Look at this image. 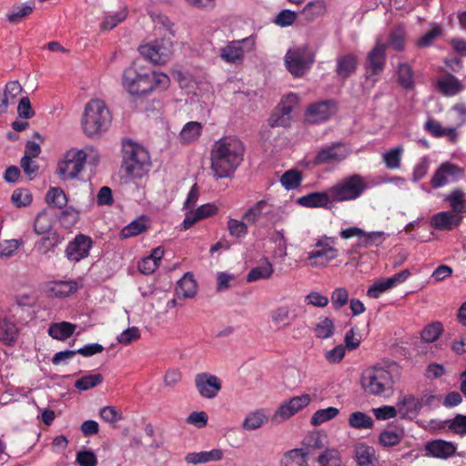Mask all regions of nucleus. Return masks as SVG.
<instances>
[{
	"label": "nucleus",
	"mask_w": 466,
	"mask_h": 466,
	"mask_svg": "<svg viewBox=\"0 0 466 466\" xmlns=\"http://www.w3.org/2000/svg\"><path fill=\"white\" fill-rule=\"evenodd\" d=\"M32 200V194L25 188L15 189L11 196L12 203L17 208L26 207L31 204Z\"/></svg>",
	"instance_id": "obj_62"
},
{
	"label": "nucleus",
	"mask_w": 466,
	"mask_h": 466,
	"mask_svg": "<svg viewBox=\"0 0 466 466\" xmlns=\"http://www.w3.org/2000/svg\"><path fill=\"white\" fill-rule=\"evenodd\" d=\"M315 50L309 45L289 49L285 56V64L295 77L303 76L315 60Z\"/></svg>",
	"instance_id": "obj_8"
},
{
	"label": "nucleus",
	"mask_w": 466,
	"mask_h": 466,
	"mask_svg": "<svg viewBox=\"0 0 466 466\" xmlns=\"http://www.w3.org/2000/svg\"><path fill=\"white\" fill-rule=\"evenodd\" d=\"M425 450L432 457L447 459L456 452L457 446L451 441L434 440L426 444Z\"/></svg>",
	"instance_id": "obj_24"
},
{
	"label": "nucleus",
	"mask_w": 466,
	"mask_h": 466,
	"mask_svg": "<svg viewBox=\"0 0 466 466\" xmlns=\"http://www.w3.org/2000/svg\"><path fill=\"white\" fill-rule=\"evenodd\" d=\"M441 332L442 325L440 322H434L423 329L420 337L423 341L430 343L437 340Z\"/></svg>",
	"instance_id": "obj_59"
},
{
	"label": "nucleus",
	"mask_w": 466,
	"mask_h": 466,
	"mask_svg": "<svg viewBox=\"0 0 466 466\" xmlns=\"http://www.w3.org/2000/svg\"><path fill=\"white\" fill-rule=\"evenodd\" d=\"M78 284L74 280L56 281L53 282L48 289L52 297L66 298L76 292Z\"/></svg>",
	"instance_id": "obj_36"
},
{
	"label": "nucleus",
	"mask_w": 466,
	"mask_h": 466,
	"mask_svg": "<svg viewBox=\"0 0 466 466\" xmlns=\"http://www.w3.org/2000/svg\"><path fill=\"white\" fill-rule=\"evenodd\" d=\"M349 425L356 430H369L373 427V420L362 411H354L348 419Z\"/></svg>",
	"instance_id": "obj_44"
},
{
	"label": "nucleus",
	"mask_w": 466,
	"mask_h": 466,
	"mask_svg": "<svg viewBox=\"0 0 466 466\" xmlns=\"http://www.w3.org/2000/svg\"><path fill=\"white\" fill-rule=\"evenodd\" d=\"M87 154L84 149L71 148L57 164L56 173L63 180L77 177L83 170Z\"/></svg>",
	"instance_id": "obj_10"
},
{
	"label": "nucleus",
	"mask_w": 466,
	"mask_h": 466,
	"mask_svg": "<svg viewBox=\"0 0 466 466\" xmlns=\"http://www.w3.org/2000/svg\"><path fill=\"white\" fill-rule=\"evenodd\" d=\"M93 246V240L90 237L79 234L70 241L66 248V258L75 262H78L89 255Z\"/></svg>",
	"instance_id": "obj_20"
},
{
	"label": "nucleus",
	"mask_w": 466,
	"mask_h": 466,
	"mask_svg": "<svg viewBox=\"0 0 466 466\" xmlns=\"http://www.w3.org/2000/svg\"><path fill=\"white\" fill-rule=\"evenodd\" d=\"M463 173L464 171L461 167L445 161L436 168L430 182L432 188H441L461 179Z\"/></svg>",
	"instance_id": "obj_14"
},
{
	"label": "nucleus",
	"mask_w": 466,
	"mask_h": 466,
	"mask_svg": "<svg viewBox=\"0 0 466 466\" xmlns=\"http://www.w3.org/2000/svg\"><path fill=\"white\" fill-rule=\"evenodd\" d=\"M398 81L399 84L406 89H410L413 87V73L410 66L407 64H400L399 66Z\"/></svg>",
	"instance_id": "obj_58"
},
{
	"label": "nucleus",
	"mask_w": 466,
	"mask_h": 466,
	"mask_svg": "<svg viewBox=\"0 0 466 466\" xmlns=\"http://www.w3.org/2000/svg\"><path fill=\"white\" fill-rule=\"evenodd\" d=\"M431 158L428 156L421 157L414 165L411 173V181L418 182L423 179L430 169Z\"/></svg>",
	"instance_id": "obj_53"
},
{
	"label": "nucleus",
	"mask_w": 466,
	"mask_h": 466,
	"mask_svg": "<svg viewBox=\"0 0 466 466\" xmlns=\"http://www.w3.org/2000/svg\"><path fill=\"white\" fill-rule=\"evenodd\" d=\"M148 228L147 220L144 217H140L133 221H131L128 225L124 227L121 230L122 238H129L132 237H136L143 232H145Z\"/></svg>",
	"instance_id": "obj_43"
},
{
	"label": "nucleus",
	"mask_w": 466,
	"mask_h": 466,
	"mask_svg": "<svg viewBox=\"0 0 466 466\" xmlns=\"http://www.w3.org/2000/svg\"><path fill=\"white\" fill-rule=\"evenodd\" d=\"M404 148L402 146L394 147L382 154V161L388 169H399L401 166V159Z\"/></svg>",
	"instance_id": "obj_39"
},
{
	"label": "nucleus",
	"mask_w": 466,
	"mask_h": 466,
	"mask_svg": "<svg viewBox=\"0 0 466 466\" xmlns=\"http://www.w3.org/2000/svg\"><path fill=\"white\" fill-rule=\"evenodd\" d=\"M349 291L346 288H336L331 293V303L334 309H339L349 302Z\"/></svg>",
	"instance_id": "obj_63"
},
{
	"label": "nucleus",
	"mask_w": 466,
	"mask_h": 466,
	"mask_svg": "<svg viewBox=\"0 0 466 466\" xmlns=\"http://www.w3.org/2000/svg\"><path fill=\"white\" fill-rule=\"evenodd\" d=\"M302 181V174L297 169H289L280 177V183L287 190H292L299 187Z\"/></svg>",
	"instance_id": "obj_49"
},
{
	"label": "nucleus",
	"mask_w": 466,
	"mask_h": 466,
	"mask_svg": "<svg viewBox=\"0 0 466 466\" xmlns=\"http://www.w3.org/2000/svg\"><path fill=\"white\" fill-rule=\"evenodd\" d=\"M46 201L49 207L63 208L67 204V198L60 187H50L46 195Z\"/></svg>",
	"instance_id": "obj_47"
},
{
	"label": "nucleus",
	"mask_w": 466,
	"mask_h": 466,
	"mask_svg": "<svg viewBox=\"0 0 466 466\" xmlns=\"http://www.w3.org/2000/svg\"><path fill=\"white\" fill-rule=\"evenodd\" d=\"M24 245L22 239H6L0 242V256L2 258H10L14 256L16 250Z\"/></svg>",
	"instance_id": "obj_60"
},
{
	"label": "nucleus",
	"mask_w": 466,
	"mask_h": 466,
	"mask_svg": "<svg viewBox=\"0 0 466 466\" xmlns=\"http://www.w3.org/2000/svg\"><path fill=\"white\" fill-rule=\"evenodd\" d=\"M298 102L299 96L294 93H290L284 96L276 111L269 117V125L271 127L286 126L290 118V114Z\"/></svg>",
	"instance_id": "obj_17"
},
{
	"label": "nucleus",
	"mask_w": 466,
	"mask_h": 466,
	"mask_svg": "<svg viewBox=\"0 0 466 466\" xmlns=\"http://www.w3.org/2000/svg\"><path fill=\"white\" fill-rule=\"evenodd\" d=\"M224 451L221 449H213L210 451H202L199 452H189L185 456V461L188 464H202L212 461H220L224 457Z\"/></svg>",
	"instance_id": "obj_26"
},
{
	"label": "nucleus",
	"mask_w": 466,
	"mask_h": 466,
	"mask_svg": "<svg viewBox=\"0 0 466 466\" xmlns=\"http://www.w3.org/2000/svg\"><path fill=\"white\" fill-rule=\"evenodd\" d=\"M255 45L254 35L230 41L220 49V57L226 63L240 65L244 61L245 55L254 50Z\"/></svg>",
	"instance_id": "obj_11"
},
{
	"label": "nucleus",
	"mask_w": 466,
	"mask_h": 466,
	"mask_svg": "<svg viewBox=\"0 0 466 466\" xmlns=\"http://www.w3.org/2000/svg\"><path fill=\"white\" fill-rule=\"evenodd\" d=\"M369 187L363 176L351 174L329 187V192L333 202H347L358 199Z\"/></svg>",
	"instance_id": "obj_6"
},
{
	"label": "nucleus",
	"mask_w": 466,
	"mask_h": 466,
	"mask_svg": "<svg viewBox=\"0 0 466 466\" xmlns=\"http://www.w3.org/2000/svg\"><path fill=\"white\" fill-rule=\"evenodd\" d=\"M274 273V267L268 258H264L260 263L252 268L247 275L248 282H256L261 279H268Z\"/></svg>",
	"instance_id": "obj_30"
},
{
	"label": "nucleus",
	"mask_w": 466,
	"mask_h": 466,
	"mask_svg": "<svg viewBox=\"0 0 466 466\" xmlns=\"http://www.w3.org/2000/svg\"><path fill=\"white\" fill-rule=\"evenodd\" d=\"M334 323L329 318H319L314 327V333L318 339H326L334 333Z\"/></svg>",
	"instance_id": "obj_48"
},
{
	"label": "nucleus",
	"mask_w": 466,
	"mask_h": 466,
	"mask_svg": "<svg viewBox=\"0 0 466 466\" xmlns=\"http://www.w3.org/2000/svg\"><path fill=\"white\" fill-rule=\"evenodd\" d=\"M386 63V44L378 40L375 46L369 53L366 69L368 74V81H370V85L373 86L377 82V78L374 76L380 74Z\"/></svg>",
	"instance_id": "obj_16"
},
{
	"label": "nucleus",
	"mask_w": 466,
	"mask_h": 466,
	"mask_svg": "<svg viewBox=\"0 0 466 466\" xmlns=\"http://www.w3.org/2000/svg\"><path fill=\"white\" fill-rule=\"evenodd\" d=\"M76 325L67 321L53 323L48 328V334L55 339L66 340L73 335Z\"/></svg>",
	"instance_id": "obj_37"
},
{
	"label": "nucleus",
	"mask_w": 466,
	"mask_h": 466,
	"mask_svg": "<svg viewBox=\"0 0 466 466\" xmlns=\"http://www.w3.org/2000/svg\"><path fill=\"white\" fill-rule=\"evenodd\" d=\"M297 413L293 405L289 400L283 402L274 412L272 420L276 423H281Z\"/></svg>",
	"instance_id": "obj_55"
},
{
	"label": "nucleus",
	"mask_w": 466,
	"mask_h": 466,
	"mask_svg": "<svg viewBox=\"0 0 466 466\" xmlns=\"http://www.w3.org/2000/svg\"><path fill=\"white\" fill-rule=\"evenodd\" d=\"M383 240L384 233L382 231L366 232L362 229V233L358 238L356 247L367 248L373 245L378 246Z\"/></svg>",
	"instance_id": "obj_45"
},
{
	"label": "nucleus",
	"mask_w": 466,
	"mask_h": 466,
	"mask_svg": "<svg viewBox=\"0 0 466 466\" xmlns=\"http://www.w3.org/2000/svg\"><path fill=\"white\" fill-rule=\"evenodd\" d=\"M269 209L270 205L267 200H259L244 213L243 218L248 224H255Z\"/></svg>",
	"instance_id": "obj_40"
},
{
	"label": "nucleus",
	"mask_w": 466,
	"mask_h": 466,
	"mask_svg": "<svg viewBox=\"0 0 466 466\" xmlns=\"http://www.w3.org/2000/svg\"><path fill=\"white\" fill-rule=\"evenodd\" d=\"M245 147L235 137L216 141L210 152L211 172L218 180L231 177L244 158Z\"/></svg>",
	"instance_id": "obj_1"
},
{
	"label": "nucleus",
	"mask_w": 466,
	"mask_h": 466,
	"mask_svg": "<svg viewBox=\"0 0 466 466\" xmlns=\"http://www.w3.org/2000/svg\"><path fill=\"white\" fill-rule=\"evenodd\" d=\"M355 459L358 466H376L375 450L365 443H359L355 447Z\"/></svg>",
	"instance_id": "obj_32"
},
{
	"label": "nucleus",
	"mask_w": 466,
	"mask_h": 466,
	"mask_svg": "<svg viewBox=\"0 0 466 466\" xmlns=\"http://www.w3.org/2000/svg\"><path fill=\"white\" fill-rule=\"evenodd\" d=\"M339 413V409L335 407H329L326 409L318 410L313 413L310 422L313 426H319L326 421H329L335 417H337Z\"/></svg>",
	"instance_id": "obj_51"
},
{
	"label": "nucleus",
	"mask_w": 466,
	"mask_h": 466,
	"mask_svg": "<svg viewBox=\"0 0 466 466\" xmlns=\"http://www.w3.org/2000/svg\"><path fill=\"white\" fill-rule=\"evenodd\" d=\"M441 33L442 27L440 25H431V30L417 40V46L419 47H428L431 46L433 42L441 35Z\"/></svg>",
	"instance_id": "obj_57"
},
{
	"label": "nucleus",
	"mask_w": 466,
	"mask_h": 466,
	"mask_svg": "<svg viewBox=\"0 0 466 466\" xmlns=\"http://www.w3.org/2000/svg\"><path fill=\"white\" fill-rule=\"evenodd\" d=\"M424 130L436 138L446 137L451 142H455L458 137L456 127H443L439 121L433 118H429L425 122Z\"/></svg>",
	"instance_id": "obj_25"
},
{
	"label": "nucleus",
	"mask_w": 466,
	"mask_h": 466,
	"mask_svg": "<svg viewBox=\"0 0 466 466\" xmlns=\"http://www.w3.org/2000/svg\"><path fill=\"white\" fill-rule=\"evenodd\" d=\"M169 76L160 71L132 65L125 69L122 85L134 96H145L167 89Z\"/></svg>",
	"instance_id": "obj_2"
},
{
	"label": "nucleus",
	"mask_w": 466,
	"mask_h": 466,
	"mask_svg": "<svg viewBox=\"0 0 466 466\" xmlns=\"http://www.w3.org/2000/svg\"><path fill=\"white\" fill-rule=\"evenodd\" d=\"M446 200L450 203V206L454 212H466V195L464 192L461 190H454L446 198Z\"/></svg>",
	"instance_id": "obj_54"
},
{
	"label": "nucleus",
	"mask_w": 466,
	"mask_h": 466,
	"mask_svg": "<svg viewBox=\"0 0 466 466\" xmlns=\"http://www.w3.org/2000/svg\"><path fill=\"white\" fill-rule=\"evenodd\" d=\"M351 153L350 147L344 143H332L322 147L316 155L314 165H334L347 159Z\"/></svg>",
	"instance_id": "obj_13"
},
{
	"label": "nucleus",
	"mask_w": 466,
	"mask_h": 466,
	"mask_svg": "<svg viewBox=\"0 0 466 466\" xmlns=\"http://www.w3.org/2000/svg\"><path fill=\"white\" fill-rule=\"evenodd\" d=\"M338 110L334 100H322L310 104L305 113V119L310 124H320L328 121Z\"/></svg>",
	"instance_id": "obj_15"
},
{
	"label": "nucleus",
	"mask_w": 466,
	"mask_h": 466,
	"mask_svg": "<svg viewBox=\"0 0 466 466\" xmlns=\"http://www.w3.org/2000/svg\"><path fill=\"white\" fill-rule=\"evenodd\" d=\"M103 382V376L99 373L88 374L75 381V388L79 390L93 389Z\"/></svg>",
	"instance_id": "obj_52"
},
{
	"label": "nucleus",
	"mask_w": 466,
	"mask_h": 466,
	"mask_svg": "<svg viewBox=\"0 0 466 466\" xmlns=\"http://www.w3.org/2000/svg\"><path fill=\"white\" fill-rule=\"evenodd\" d=\"M332 202L329 187L327 191L312 192L297 199L299 205L309 208H330Z\"/></svg>",
	"instance_id": "obj_21"
},
{
	"label": "nucleus",
	"mask_w": 466,
	"mask_h": 466,
	"mask_svg": "<svg viewBox=\"0 0 466 466\" xmlns=\"http://www.w3.org/2000/svg\"><path fill=\"white\" fill-rule=\"evenodd\" d=\"M54 214L49 209H44L36 216L34 223V231L37 235H45L52 232L54 225Z\"/></svg>",
	"instance_id": "obj_34"
},
{
	"label": "nucleus",
	"mask_w": 466,
	"mask_h": 466,
	"mask_svg": "<svg viewBox=\"0 0 466 466\" xmlns=\"http://www.w3.org/2000/svg\"><path fill=\"white\" fill-rule=\"evenodd\" d=\"M269 318L271 322L278 329L289 327L297 319L295 309L289 305H280L270 311Z\"/></svg>",
	"instance_id": "obj_22"
},
{
	"label": "nucleus",
	"mask_w": 466,
	"mask_h": 466,
	"mask_svg": "<svg viewBox=\"0 0 466 466\" xmlns=\"http://www.w3.org/2000/svg\"><path fill=\"white\" fill-rule=\"evenodd\" d=\"M438 89L447 96H453L463 90L462 83L453 75L445 74L437 80Z\"/></svg>",
	"instance_id": "obj_27"
},
{
	"label": "nucleus",
	"mask_w": 466,
	"mask_h": 466,
	"mask_svg": "<svg viewBox=\"0 0 466 466\" xmlns=\"http://www.w3.org/2000/svg\"><path fill=\"white\" fill-rule=\"evenodd\" d=\"M398 366L390 363L387 366H371L365 369L360 376L361 388L370 395L381 396L393 390Z\"/></svg>",
	"instance_id": "obj_3"
},
{
	"label": "nucleus",
	"mask_w": 466,
	"mask_h": 466,
	"mask_svg": "<svg viewBox=\"0 0 466 466\" xmlns=\"http://www.w3.org/2000/svg\"><path fill=\"white\" fill-rule=\"evenodd\" d=\"M403 438L402 430L390 429L383 431L379 436V442L384 447L397 445Z\"/></svg>",
	"instance_id": "obj_50"
},
{
	"label": "nucleus",
	"mask_w": 466,
	"mask_h": 466,
	"mask_svg": "<svg viewBox=\"0 0 466 466\" xmlns=\"http://www.w3.org/2000/svg\"><path fill=\"white\" fill-rule=\"evenodd\" d=\"M268 421V415L266 410L257 409L248 412L242 422L245 431H255L264 426Z\"/></svg>",
	"instance_id": "obj_29"
},
{
	"label": "nucleus",
	"mask_w": 466,
	"mask_h": 466,
	"mask_svg": "<svg viewBox=\"0 0 466 466\" xmlns=\"http://www.w3.org/2000/svg\"><path fill=\"white\" fill-rule=\"evenodd\" d=\"M198 285L190 273H186L176 287V294L178 298H193L197 294Z\"/></svg>",
	"instance_id": "obj_33"
},
{
	"label": "nucleus",
	"mask_w": 466,
	"mask_h": 466,
	"mask_svg": "<svg viewBox=\"0 0 466 466\" xmlns=\"http://www.w3.org/2000/svg\"><path fill=\"white\" fill-rule=\"evenodd\" d=\"M164 248L157 247L151 250L149 256L145 257L138 262V270L143 274H151L158 268L159 262L164 256Z\"/></svg>",
	"instance_id": "obj_28"
},
{
	"label": "nucleus",
	"mask_w": 466,
	"mask_h": 466,
	"mask_svg": "<svg viewBox=\"0 0 466 466\" xmlns=\"http://www.w3.org/2000/svg\"><path fill=\"white\" fill-rule=\"evenodd\" d=\"M461 217L451 211H441L433 215L430 224L436 230L450 231L461 224Z\"/></svg>",
	"instance_id": "obj_23"
},
{
	"label": "nucleus",
	"mask_w": 466,
	"mask_h": 466,
	"mask_svg": "<svg viewBox=\"0 0 466 466\" xmlns=\"http://www.w3.org/2000/svg\"><path fill=\"white\" fill-rule=\"evenodd\" d=\"M195 386L200 396L206 399H213L221 390L222 383L217 376L202 372L195 376Z\"/></svg>",
	"instance_id": "obj_19"
},
{
	"label": "nucleus",
	"mask_w": 466,
	"mask_h": 466,
	"mask_svg": "<svg viewBox=\"0 0 466 466\" xmlns=\"http://www.w3.org/2000/svg\"><path fill=\"white\" fill-rule=\"evenodd\" d=\"M336 240L333 238L323 236L318 238L312 249L306 253L304 259L307 266L313 268H325L339 256V250L335 247Z\"/></svg>",
	"instance_id": "obj_7"
},
{
	"label": "nucleus",
	"mask_w": 466,
	"mask_h": 466,
	"mask_svg": "<svg viewBox=\"0 0 466 466\" xmlns=\"http://www.w3.org/2000/svg\"><path fill=\"white\" fill-rule=\"evenodd\" d=\"M391 285L388 279L375 281L367 290V296L371 299H378L381 294L390 290Z\"/></svg>",
	"instance_id": "obj_61"
},
{
	"label": "nucleus",
	"mask_w": 466,
	"mask_h": 466,
	"mask_svg": "<svg viewBox=\"0 0 466 466\" xmlns=\"http://www.w3.org/2000/svg\"><path fill=\"white\" fill-rule=\"evenodd\" d=\"M433 396L416 397L414 395H404L399 399L397 409L400 416L403 419L412 420L417 417L420 409Z\"/></svg>",
	"instance_id": "obj_18"
},
{
	"label": "nucleus",
	"mask_w": 466,
	"mask_h": 466,
	"mask_svg": "<svg viewBox=\"0 0 466 466\" xmlns=\"http://www.w3.org/2000/svg\"><path fill=\"white\" fill-rule=\"evenodd\" d=\"M34 8V1L14 5L6 14V18L12 24L18 23L32 14Z\"/></svg>",
	"instance_id": "obj_38"
},
{
	"label": "nucleus",
	"mask_w": 466,
	"mask_h": 466,
	"mask_svg": "<svg viewBox=\"0 0 466 466\" xmlns=\"http://www.w3.org/2000/svg\"><path fill=\"white\" fill-rule=\"evenodd\" d=\"M358 66V59L354 55L348 54L337 58L336 73L341 79L348 78L353 74Z\"/></svg>",
	"instance_id": "obj_31"
},
{
	"label": "nucleus",
	"mask_w": 466,
	"mask_h": 466,
	"mask_svg": "<svg viewBox=\"0 0 466 466\" xmlns=\"http://www.w3.org/2000/svg\"><path fill=\"white\" fill-rule=\"evenodd\" d=\"M18 335L15 324L5 318L0 319V341L6 345H12Z\"/></svg>",
	"instance_id": "obj_41"
},
{
	"label": "nucleus",
	"mask_w": 466,
	"mask_h": 466,
	"mask_svg": "<svg viewBox=\"0 0 466 466\" xmlns=\"http://www.w3.org/2000/svg\"><path fill=\"white\" fill-rule=\"evenodd\" d=\"M151 168L150 156L138 144L127 142L123 145L121 170L129 178H141L147 175Z\"/></svg>",
	"instance_id": "obj_5"
},
{
	"label": "nucleus",
	"mask_w": 466,
	"mask_h": 466,
	"mask_svg": "<svg viewBox=\"0 0 466 466\" xmlns=\"http://www.w3.org/2000/svg\"><path fill=\"white\" fill-rule=\"evenodd\" d=\"M63 238L56 232L53 231L45 234L36 243L35 249L41 254H46L49 250L58 246Z\"/></svg>",
	"instance_id": "obj_42"
},
{
	"label": "nucleus",
	"mask_w": 466,
	"mask_h": 466,
	"mask_svg": "<svg viewBox=\"0 0 466 466\" xmlns=\"http://www.w3.org/2000/svg\"><path fill=\"white\" fill-rule=\"evenodd\" d=\"M140 54L156 65H164L172 56L173 45L168 39H159L139 46Z\"/></svg>",
	"instance_id": "obj_12"
},
{
	"label": "nucleus",
	"mask_w": 466,
	"mask_h": 466,
	"mask_svg": "<svg viewBox=\"0 0 466 466\" xmlns=\"http://www.w3.org/2000/svg\"><path fill=\"white\" fill-rule=\"evenodd\" d=\"M308 466H341L340 454L336 449H327L316 459L314 453L311 465Z\"/></svg>",
	"instance_id": "obj_35"
},
{
	"label": "nucleus",
	"mask_w": 466,
	"mask_h": 466,
	"mask_svg": "<svg viewBox=\"0 0 466 466\" xmlns=\"http://www.w3.org/2000/svg\"><path fill=\"white\" fill-rule=\"evenodd\" d=\"M302 448L293 449L284 454L280 461L281 466L311 465L316 448H320L319 436L312 433L304 439Z\"/></svg>",
	"instance_id": "obj_9"
},
{
	"label": "nucleus",
	"mask_w": 466,
	"mask_h": 466,
	"mask_svg": "<svg viewBox=\"0 0 466 466\" xmlns=\"http://www.w3.org/2000/svg\"><path fill=\"white\" fill-rule=\"evenodd\" d=\"M227 228L229 235L235 238H243L248 234L247 223L235 218H228L227 222Z\"/></svg>",
	"instance_id": "obj_56"
},
{
	"label": "nucleus",
	"mask_w": 466,
	"mask_h": 466,
	"mask_svg": "<svg viewBox=\"0 0 466 466\" xmlns=\"http://www.w3.org/2000/svg\"><path fill=\"white\" fill-rule=\"evenodd\" d=\"M112 122L111 112L101 99H92L85 106L82 127L87 137H96L106 131Z\"/></svg>",
	"instance_id": "obj_4"
},
{
	"label": "nucleus",
	"mask_w": 466,
	"mask_h": 466,
	"mask_svg": "<svg viewBox=\"0 0 466 466\" xmlns=\"http://www.w3.org/2000/svg\"><path fill=\"white\" fill-rule=\"evenodd\" d=\"M298 15L294 11L284 9L274 19V23L280 27H287L295 23Z\"/></svg>",
	"instance_id": "obj_64"
},
{
	"label": "nucleus",
	"mask_w": 466,
	"mask_h": 466,
	"mask_svg": "<svg viewBox=\"0 0 466 466\" xmlns=\"http://www.w3.org/2000/svg\"><path fill=\"white\" fill-rule=\"evenodd\" d=\"M202 131V125L197 121L187 123L179 134V138L183 143H191L197 140Z\"/></svg>",
	"instance_id": "obj_46"
}]
</instances>
